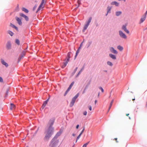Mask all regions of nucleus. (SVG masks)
I'll list each match as a JSON object with an SVG mask.
<instances>
[{"label":"nucleus","instance_id":"nucleus-16","mask_svg":"<svg viewBox=\"0 0 147 147\" xmlns=\"http://www.w3.org/2000/svg\"><path fill=\"white\" fill-rule=\"evenodd\" d=\"M6 47L8 49H9L11 47V44L9 42H8L6 45Z\"/></svg>","mask_w":147,"mask_h":147},{"label":"nucleus","instance_id":"nucleus-52","mask_svg":"<svg viewBox=\"0 0 147 147\" xmlns=\"http://www.w3.org/2000/svg\"><path fill=\"white\" fill-rule=\"evenodd\" d=\"M72 136H75V134H72Z\"/></svg>","mask_w":147,"mask_h":147},{"label":"nucleus","instance_id":"nucleus-50","mask_svg":"<svg viewBox=\"0 0 147 147\" xmlns=\"http://www.w3.org/2000/svg\"><path fill=\"white\" fill-rule=\"evenodd\" d=\"M84 69V67H83L81 69L80 71H81L82 72V71Z\"/></svg>","mask_w":147,"mask_h":147},{"label":"nucleus","instance_id":"nucleus-2","mask_svg":"<svg viewBox=\"0 0 147 147\" xmlns=\"http://www.w3.org/2000/svg\"><path fill=\"white\" fill-rule=\"evenodd\" d=\"M79 95V93H78L74 98H72L70 104V107H72L74 105L76 99L78 97Z\"/></svg>","mask_w":147,"mask_h":147},{"label":"nucleus","instance_id":"nucleus-11","mask_svg":"<svg viewBox=\"0 0 147 147\" xmlns=\"http://www.w3.org/2000/svg\"><path fill=\"white\" fill-rule=\"evenodd\" d=\"M111 4L112 5H115L116 6H118L119 5V3L117 1H114L111 3Z\"/></svg>","mask_w":147,"mask_h":147},{"label":"nucleus","instance_id":"nucleus-47","mask_svg":"<svg viewBox=\"0 0 147 147\" xmlns=\"http://www.w3.org/2000/svg\"><path fill=\"white\" fill-rule=\"evenodd\" d=\"M84 128L82 130V131L81 133H80V134H82L83 133V132L84 131Z\"/></svg>","mask_w":147,"mask_h":147},{"label":"nucleus","instance_id":"nucleus-18","mask_svg":"<svg viewBox=\"0 0 147 147\" xmlns=\"http://www.w3.org/2000/svg\"><path fill=\"white\" fill-rule=\"evenodd\" d=\"M62 132V131L60 130L58 132L56 135V136L58 137L60 136Z\"/></svg>","mask_w":147,"mask_h":147},{"label":"nucleus","instance_id":"nucleus-36","mask_svg":"<svg viewBox=\"0 0 147 147\" xmlns=\"http://www.w3.org/2000/svg\"><path fill=\"white\" fill-rule=\"evenodd\" d=\"M111 8L110 7L108 6L107 7V10H108L107 13L109 12L110 11V10H111Z\"/></svg>","mask_w":147,"mask_h":147},{"label":"nucleus","instance_id":"nucleus-44","mask_svg":"<svg viewBox=\"0 0 147 147\" xmlns=\"http://www.w3.org/2000/svg\"><path fill=\"white\" fill-rule=\"evenodd\" d=\"M88 108H89V109L90 110V111L92 110V107L91 106H89L88 107Z\"/></svg>","mask_w":147,"mask_h":147},{"label":"nucleus","instance_id":"nucleus-60","mask_svg":"<svg viewBox=\"0 0 147 147\" xmlns=\"http://www.w3.org/2000/svg\"><path fill=\"white\" fill-rule=\"evenodd\" d=\"M129 119H131V118H130V117H129Z\"/></svg>","mask_w":147,"mask_h":147},{"label":"nucleus","instance_id":"nucleus-58","mask_svg":"<svg viewBox=\"0 0 147 147\" xmlns=\"http://www.w3.org/2000/svg\"><path fill=\"white\" fill-rule=\"evenodd\" d=\"M84 92H85V91H83V93H84Z\"/></svg>","mask_w":147,"mask_h":147},{"label":"nucleus","instance_id":"nucleus-15","mask_svg":"<svg viewBox=\"0 0 147 147\" xmlns=\"http://www.w3.org/2000/svg\"><path fill=\"white\" fill-rule=\"evenodd\" d=\"M54 123V120H50L49 122V127H52V126L53 125Z\"/></svg>","mask_w":147,"mask_h":147},{"label":"nucleus","instance_id":"nucleus-61","mask_svg":"<svg viewBox=\"0 0 147 147\" xmlns=\"http://www.w3.org/2000/svg\"><path fill=\"white\" fill-rule=\"evenodd\" d=\"M124 1H125V0H123Z\"/></svg>","mask_w":147,"mask_h":147},{"label":"nucleus","instance_id":"nucleus-1","mask_svg":"<svg viewBox=\"0 0 147 147\" xmlns=\"http://www.w3.org/2000/svg\"><path fill=\"white\" fill-rule=\"evenodd\" d=\"M54 128L52 127H49L48 129L45 132L46 135L44 139L46 141H48L53 133Z\"/></svg>","mask_w":147,"mask_h":147},{"label":"nucleus","instance_id":"nucleus-35","mask_svg":"<svg viewBox=\"0 0 147 147\" xmlns=\"http://www.w3.org/2000/svg\"><path fill=\"white\" fill-rule=\"evenodd\" d=\"M89 142H87L85 144H84L82 147H86L88 145V144L89 143Z\"/></svg>","mask_w":147,"mask_h":147},{"label":"nucleus","instance_id":"nucleus-53","mask_svg":"<svg viewBox=\"0 0 147 147\" xmlns=\"http://www.w3.org/2000/svg\"><path fill=\"white\" fill-rule=\"evenodd\" d=\"M49 98H49H49H48V99L46 100H47V102L48 101H49Z\"/></svg>","mask_w":147,"mask_h":147},{"label":"nucleus","instance_id":"nucleus-64","mask_svg":"<svg viewBox=\"0 0 147 147\" xmlns=\"http://www.w3.org/2000/svg\"><path fill=\"white\" fill-rule=\"evenodd\" d=\"M107 71H105V72H107Z\"/></svg>","mask_w":147,"mask_h":147},{"label":"nucleus","instance_id":"nucleus-13","mask_svg":"<svg viewBox=\"0 0 147 147\" xmlns=\"http://www.w3.org/2000/svg\"><path fill=\"white\" fill-rule=\"evenodd\" d=\"M109 56L113 60L116 59V57L115 55L112 54H110L109 55Z\"/></svg>","mask_w":147,"mask_h":147},{"label":"nucleus","instance_id":"nucleus-22","mask_svg":"<svg viewBox=\"0 0 147 147\" xmlns=\"http://www.w3.org/2000/svg\"><path fill=\"white\" fill-rule=\"evenodd\" d=\"M15 106L13 103L11 104L10 109L11 110H13L15 108Z\"/></svg>","mask_w":147,"mask_h":147},{"label":"nucleus","instance_id":"nucleus-23","mask_svg":"<svg viewBox=\"0 0 147 147\" xmlns=\"http://www.w3.org/2000/svg\"><path fill=\"white\" fill-rule=\"evenodd\" d=\"M117 48L120 51H122L123 49V48L120 45H118L117 47Z\"/></svg>","mask_w":147,"mask_h":147},{"label":"nucleus","instance_id":"nucleus-10","mask_svg":"<svg viewBox=\"0 0 147 147\" xmlns=\"http://www.w3.org/2000/svg\"><path fill=\"white\" fill-rule=\"evenodd\" d=\"M1 62L2 64L7 67L8 66V64L6 63L3 59H1Z\"/></svg>","mask_w":147,"mask_h":147},{"label":"nucleus","instance_id":"nucleus-57","mask_svg":"<svg viewBox=\"0 0 147 147\" xmlns=\"http://www.w3.org/2000/svg\"><path fill=\"white\" fill-rule=\"evenodd\" d=\"M135 100V98H134V99H132V100Z\"/></svg>","mask_w":147,"mask_h":147},{"label":"nucleus","instance_id":"nucleus-59","mask_svg":"<svg viewBox=\"0 0 147 147\" xmlns=\"http://www.w3.org/2000/svg\"><path fill=\"white\" fill-rule=\"evenodd\" d=\"M23 53H24V55H25V53L24 52Z\"/></svg>","mask_w":147,"mask_h":147},{"label":"nucleus","instance_id":"nucleus-19","mask_svg":"<svg viewBox=\"0 0 147 147\" xmlns=\"http://www.w3.org/2000/svg\"><path fill=\"white\" fill-rule=\"evenodd\" d=\"M71 52H69L68 53V54H67L68 58L67 59V61H66L67 62H69V59L71 57L70 55H71Z\"/></svg>","mask_w":147,"mask_h":147},{"label":"nucleus","instance_id":"nucleus-39","mask_svg":"<svg viewBox=\"0 0 147 147\" xmlns=\"http://www.w3.org/2000/svg\"><path fill=\"white\" fill-rule=\"evenodd\" d=\"M147 14V10L146 11L145 13L143 15V16L146 17Z\"/></svg>","mask_w":147,"mask_h":147},{"label":"nucleus","instance_id":"nucleus-41","mask_svg":"<svg viewBox=\"0 0 147 147\" xmlns=\"http://www.w3.org/2000/svg\"><path fill=\"white\" fill-rule=\"evenodd\" d=\"M82 43H83V42H82L81 43V44L80 45V47H79V48H78L79 49H81V47H82Z\"/></svg>","mask_w":147,"mask_h":147},{"label":"nucleus","instance_id":"nucleus-38","mask_svg":"<svg viewBox=\"0 0 147 147\" xmlns=\"http://www.w3.org/2000/svg\"><path fill=\"white\" fill-rule=\"evenodd\" d=\"M83 114L84 115H86L87 114V112L86 111H84V112Z\"/></svg>","mask_w":147,"mask_h":147},{"label":"nucleus","instance_id":"nucleus-4","mask_svg":"<svg viewBox=\"0 0 147 147\" xmlns=\"http://www.w3.org/2000/svg\"><path fill=\"white\" fill-rule=\"evenodd\" d=\"M119 35L120 36L124 39H126L127 38L126 35L123 33L121 31H119Z\"/></svg>","mask_w":147,"mask_h":147},{"label":"nucleus","instance_id":"nucleus-26","mask_svg":"<svg viewBox=\"0 0 147 147\" xmlns=\"http://www.w3.org/2000/svg\"><path fill=\"white\" fill-rule=\"evenodd\" d=\"M68 63V62L67 61H66L65 63H64L63 65L62 66V67L63 68H64L66 66V65Z\"/></svg>","mask_w":147,"mask_h":147},{"label":"nucleus","instance_id":"nucleus-34","mask_svg":"<svg viewBox=\"0 0 147 147\" xmlns=\"http://www.w3.org/2000/svg\"><path fill=\"white\" fill-rule=\"evenodd\" d=\"M81 135L82 134H80L78 136V137H77V140H76V142H77L78 140L80 138Z\"/></svg>","mask_w":147,"mask_h":147},{"label":"nucleus","instance_id":"nucleus-62","mask_svg":"<svg viewBox=\"0 0 147 147\" xmlns=\"http://www.w3.org/2000/svg\"><path fill=\"white\" fill-rule=\"evenodd\" d=\"M99 93L98 94V96H99Z\"/></svg>","mask_w":147,"mask_h":147},{"label":"nucleus","instance_id":"nucleus-55","mask_svg":"<svg viewBox=\"0 0 147 147\" xmlns=\"http://www.w3.org/2000/svg\"><path fill=\"white\" fill-rule=\"evenodd\" d=\"M129 115V114H126V115L127 116H128Z\"/></svg>","mask_w":147,"mask_h":147},{"label":"nucleus","instance_id":"nucleus-31","mask_svg":"<svg viewBox=\"0 0 147 147\" xmlns=\"http://www.w3.org/2000/svg\"><path fill=\"white\" fill-rule=\"evenodd\" d=\"M16 43L18 45H20V41L18 39H16Z\"/></svg>","mask_w":147,"mask_h":147},{"label":"nucleus","instance_id":"nucleus-14","mask_svg":"<svg viewBox=\"0 0 147 147\" xmlns=\"http://www.w3.org/2000/svg\"><path fill=\"white\" fill-rule=\"evenodd\" d=\"M44 5H44L43 4H40V6H39L38 9H37V11H36V13H37L41 9L43 8L44 7Z\"/></svg>","mask_w":147,"mask_h":147},{"label":"nucleus","instance_id":"nucleus-42","mask_svg":"<svg viewBox=\"0 0 147 147\" xmlns=\"http://www.w3.org/2000/svg\"><path fill=\"white\" fill-rule=\"evenodd\" d=\"M3 82V79L0 76V82Z\"/></svg>","mask_w":147,"mask_h":147},{"label":"nucleus","instance_id":"nucleus-49","mask_svg":"<svg viewBox=\"0 0 147 147\" xmlns=\"http://www.w3.org/2000/svg\"><path fill=\"white\" fill-rule=\"evenodd\" d=\"M79 127V125H77L76 127V129H78V128Z\"/></svg>","mask_w":147,"mask_h":147},{"label":"nucleus","instance_id":"nucleus-24","mask_svg":"<svg viewBox=\"0 0 147 147\" xmlns=\"http://www.w3.org/2000/svg\"><path fill=\"white\" fill-rule=\"evenodd\" d=\"M10 26L11 27H13V28H15L17 30H18V28L12 24H10Z\"/></svg>","mask_w":147,"mask_h":147},{"label":"nucleus","instance_id":"nucleus-9","mask_svg":"<svg viewBox=\"0 0 147 147\" xmlns=\"http://www.w3.org/2000/svg\"><path fill=\"white\" fill-rule=\"evenodd\" d=\"M16 19L20 25L21 26L22 25V22L20 18L17 17H16Z\"/></svg>","mask_w":147,"mask_h":147},{"label":"nucleus","instance_id":"nucleus-12","mask_svg":"<svg viewBox=\"0 0 147 147\" xmlns=\"http://www.w3.org/2000/svg\"><path fill=\"white\" fill-rule=\"evenodd\" d=\"M146 18V17L143 16L140 20L139 24H140L142 23L145 20Z\"/></svg>","mask_w":147,"mask_h":147},{"label":"nucleus","instance_id":"nucleus-46","mask_svg":"<svg viewBox=\"0 0 147 147\" xmlns=\"http://www.w3.org/2000/svg\"><path fill=\"white\" fill-rule=\"evenodd\" d=\"M36 7H37L36 6V5L33 8V10L34 11L35 10V9L36 8Z\"/></svg>","mask_w":147,"mask_h":147},{"label":"nucleus","instance_id":"nucleus-28","mask_svg":"<svg viewBox=\"0 0 147 147\" xmlns=\"http://www.w3.org/2000/svg\"><path fill=\"white\" fill-rule=\"evenodd\" d=\"M80 49H79L77 50V51H76V55L75 56V59L76 58V57L78 55V53H79V52H80Z\"/></svg>","mask_w":147,"mask_h":147},{"label":"nucleus","instance_id":"nucleus-54","mask_svg":"<svg viewBox=\"0 0 147 147\" xmlns=\"http://www.w3.org/2000/svg\"><path fill=\"white\" fill-rule=\"evenodd\" d=\"M97 102V100H95V104H96V103Z\"/></svg>","mask_w":147,"mask_h":147},{"label":"nucleus","instance_id":"nucleus-27","mask_svg":"<svg viewBox=\"0 0 147 147\" xmlns=\"http://www.w3.org/2000/svg\"><path fill=\"white\" fill-rule=\"evenodd\" d=\"M121 13V12L120 11H117L116 12V15L117 16H119Z\"/></svg>","mask_w":147,"mask_h":147},{"label":"nucleus","instance_id":"nucleus-33","mask_svg":"<svg viewBox=\"0 0 147 147\" xmlns=\"http://www.w3.org/2000/svg\"><path fill=\"white\" fill-rule=\"evenodd\" d=\"M91 20H92V18L91 17L90 18L87 23L88 24H89L90 23V22H91Z\"/></svg>","mask_w":147,"mask_h":147},{"label":"nucleus","instance_id":"nucleus-3","mask_svg":"<svg viewBox=\"0 0 147 147\" xmlns=\"http://www.w3.org/2000/svg\"><path fill=\"white\" fill-rule=\"evenodd\" d=\"M58 142L56 140H55L54 138H53L51 142L50 146L51 147L55 146L57 144Z\"/></svg>","mask_w":147,"mask_h":147},{"label":"nucleus","instance_id":"nucleus-40","mask_svg":"<svg viewBox=\"0 0 147 147\" xmlns=\"http://www.w3.org/2000/svg\"><path fill=\"white\" fill-rule=\"evenodd\" d=\"M147 14V10L146 11L145 13L143 15V16L146 17Z\"/></svg>","mask_w":147,"mask_h":147},{"label":"nucleus","instance_id":"nucleus-20","mask_svg":"<svg viewBox=\"0 0 147 147\" xmlns=\"http://www.w3.org/2000/svg\"><path fill=\"white\" fill-rule=\"evenodd\" d=\"M22 11L26 13H28L29 12L28 10L27 9L24 7H22Z\"/></svg>","mask_w":147,"mask_h":147},{"label":"nucleus","instance_id":"nucleus-56","mask_svg":"<svg viewBox=\"0 0 147 147\" xmlns=\"http://www.w3.org/2000/svg\"><path fill=\"white\" fill-rule=\"evenodd\" d=\"M146 107H147V102L146 104Z\"/></svg>","mask_w":147,"mask_h":147},{"label":"nucleus","instance_id":"nucleus-25","mask_svg":"<svg viewBox=\"0 0 147 147\" xmlns=\"http://www.w3.org/2000/svg\"><path fill=\"white\" fill-rule=\"evenodd\" d=\"M107 64L110 66H112L113 65V63L110 61H108L107 62Z\"/></svg>","mask_w":147,"mask_h":147},{"label":"nucleus","instance_id":"nucleus-37","mask_svg":"<svg viewBox=\"0 0 147 147\" xmlns=\"http://www.w3.org/2000/svg\"><path fill=\"white\" fill-rule=\"evenodd\" d=\"M77 2L78 5L77 7H78L79 6V5L81 4V0H78Z\"/></svg>","mask_w":147,"mask_h":147},{"label":"nucleus","instance_id":"nucleus-30","mask_svg":"<svg viewBox=\"0 0 147 147\" xmlns=\"http://www.w3.org/2000/svg\"><path fill=\"white\" fill-rule=\"evenodd\" d=\"M113 101H114L113 100H112V101H111V102L110 103V105L109 108V110L111 109V108L112 105L113 103Z\"/></svg>","mask_w":147,"mask_h":147},{"label":"nucleus","instance_id":"nucleus-5","mask_svg":"<svg viewBox=\"0 0 147 147\" xmlns=\"http://www.w3.org/2000/svg\"><path fill=\"white\" fill-rule=\"evenodd\" d=\"M127 24H125L123 25L122 27V29L124 30V31L127 34H129V31L127 28Z\"/></svg>","mask_w":147,"mask_h":147},{"label":"nucleus","instance_id":"nucleus-7","mask_svg":"<svg viewBox=\"0 0 147 147\" xmlns=\"http://www.w3.org/2000/svg\"><path fill=\"white\" fill-rule=\"evenodd\" d=\"M20 16L24 18L26 21H28L29 20L28 17L24 14L22 13H20Z\"/></svg>","mask_w":147,"mask_h":147},{"label":"nucleus","instance_id":"nucleus-51","mask_svg":"<svg viewBox=\"0 0 147 147\" xmlns=\"http://www.w3.org/2000/svg\"><path fill=\"white\" fill-rule=\"evenodd\" d=\"M77 68H77V67H76V68L75 69V71H76V70H77Z\"/></svg>","mask_w":147,"mask_h":147},{"label":"nucleus","instance_id":"nucleus-43","mask_svg":"<svg viewBox=\"0 0 147 147\" xmlns=\"http://www.w3.org/2000/svg\"><path fill=\"white\" fill-rule=\"evenodd\" d=\"M99 88L101 90V91L103 92H104V90L101 87H100Z\"/></svg>","mask_w":147,"mask_h":147},{"label":"nucleus","instance_id":"nucleus-17","mask_svg":"<svg viewBox=\"0 0 147 147\" xmlns=\"http://www.w3.org/2000/svg\"><path fill=\"white\" fill-rule=\"evenodd\" d=\"M47 100H46L44 102V103L42 106V108L43 109L47 103Z\"/></svg>","mask_w":147,"mask_h":147},{"label":"nucleus","instance_id":"nucleus-29","mask_svg":"<svg viewBox=\"0 0 147 147\" xmlns=\"http://www.w3.org/2000/svg\"><path fill=\"white\" fill-rule=\"evenodd\" d=\"M8 33L11 36H12L13 34V33L11 31L9 30L8 31Z\"/></svg>","mask_w":147,"mask_h":147},{"label":"nucleus","instance_id":"nucleus-21","mask_svg":"<svg viewBox=\"0 0 147 147\" xmlns=\"http://www.w3.org/2000/svg\"><path fill=\"white\" fill-rule=\"evenodd\" d=\"M89 25V24H88L87 23L85 25L84 28V29L83 30V32H84L85 30L87 29Z\"/></svg>","mask_w":147,"mask_h":147},{"label":"nucleus","instance_id":"nucleus-48","mask_svg":"<svg viewBox=\"0 0 147 147\" xmlns=\"http://www.w3.org/2000/svg\"><path fill=\"white\" fill-rule=\"evenodd\" d=\"M81 72H82L80 71L79 73H78V74L77 75V76H78L79 75V74L81 73Z\"/></svg>","mask_w":147,"mask_h":147},{"label":"nucleus","instance_id":"nucleus-8","mask_svg":"<svg viewBox=\"0 0 147 147\" xmlns=\"http://www.w3.org/2000/svg\"><path fill=\"white\" fill-rule=\"evenodd\" d=\"M110 51L113 53L115 54H117L118 52L117 51L115 50V49L113 47H111L110 48Z\"/></svg>","mask_w":147,"mask_h":147},{"label":"nucleus","instance_id":"nucleus-45","mask_svg":"<svg viewBox=\"0 0 147 147\" xmlns=\"http://www.w3.org/2000/svg\"><path fill=\"white\" fill-rule=\"evenodd\" d=\"M114 140H115L117 143H118V141L117 140V138H115Z\"/></svg>","mask_w":147,"mask_h":147},{"label":"nucleus","instance_id":"nucleus-6","mask_svg":"<svg viewBox=\"0 0 147 147\" xmlns=\"http://www.w3.org/2000/svg\"><path fill=\"white\" fill-rule=\"evenodd\" d=\"M74 82H72L71 83L69 87L68 88L67 90H66V91L65 92V94L64 95V96H65L67 94V93H68V91L70 90V89H71V88L72 86L74 84Z\"/></svg>","mask_w":147,"mask_h":147},{"label":"nucleus","instance_id":"nucleus-63","mask_svg":"<svg viewBox=\"0 0 147 147\" xmlns=\"http://www.w3.org/2000/svg\"><path fill=\"white\" fill-rule=\"evenodd\" d=\"M72 147H74V145Z\"/></svg>","mask_w":147,"mask_h":147},{"label":"nucleus","instance_id":"nucleus-32","mask_svg":"<svg viewBox=\"0 0 147 147\" xmlns=\"http://www.w3.org/2000/svg\"><path fill=\"white\" fill-rule=\"evenodd\" d=\"M46 1L45 0H42L41 4L45 5L46 3Z\"/></svg>","mask_w":147,"mask_h":147}]
</instances>
